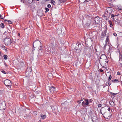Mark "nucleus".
Masks as SVG:
<instances>
[{
	"instance_id": "1",
	"label": "nucleus",
	"mask_w": 122,
	"mask_h": 122,
	"mask_svg": "<svg viewBox=\"0 0 122 122\" xmlns=\"http://www.w3.org/2000/svg\"><path fill=\"white\" fill-rule=\"evenodd\" d=\"M112 11V8L111 7H108L107 9L105 14L103 16V19L106 20L107 21L108 20V18L110 16V15Z\"/></svg>"
},
{
	"instance_id": "2",
	"label": "nucleus",
	"mask_w": 122,
	"mask_h": 122,
	"mask_svg": "<svg viewBox=\"0 0 122 122\" xmlns=\"http://www.w3.org/2000/svg\"><path fill=\"white\" fill-rule=\"evenodd\" d=\"M110 111V108L108 106H106L102 108L100 110V112L101 114L103 115L107 113V111Z\"/></svg>"
},
{
	"instance_id": "3",
	"label": "nucleus",
	"mask_w": 122,
	"mask_h": 122,
	"mask_svg": "<svg viewBox=\"0 0 122 122\" xmlns=\"http://www.w3.org/2000/svg\"><path fill=\"white\" fill-rule=\"evenodd\" d=\"M39 44L40 45V47H38V49L39 50H41L42 49V46L41 43L38 40L35 41L33 44V46L34 47V46H35V47H36Z\"/></svg>"
},
{
	"instance_id": "4",
	"label": "nucleus",
	"mask_w": 122,
	"mask_h": 122,
	"mask_svg": "<svg viewBox=\"0 0 122 122\" xmlns=\"http://www.w3.org/2000/svg\"><path fill=\"white\" fill-rule=\"evenodd\" d=\"M74 48V51L76 53L79 52L81 49V44H78Z\"/></svg>"
},
{
	"instance_id": "5",
	"label": "nucleus",
	"mask_w": 122,
	"mask_h": 122,
	"mask_svg": "<svg viewBox=\"0 0 122 122\" xmlns=\"http://www.w3.org/2000/svg\"><path fill=\"white\" fill-rule=\"evenodd\" d=\"M4 42L6 45H10L11 43V40L9 38H5L4 40Z\"/></svg>"
},
{
	"instance_id": "6",
	"label": "nucleus",
	"mask_w": 122,
	"mask_h": 122,
	"mask_svg": "<svg viewBox=\"0 0 122 122\" xmlns=\"http://www.w3.org/2000/svg\"><path fill=\"white\" fill-rule=\"evenodd\" d=\"M5 102L3 100L0 101V110H4L5 108Z\"/></svg>"
},
{
	"instance_id": "7",
	"label": "nucleus",
	"mask_w": 122,
	"mask_h": 122,
	"mask_svg": "<svg viewBox=\"0 0 122 122\" xmlns=\"http://www.w3.org/2000/svg\"><path fill=\"white\" fill-rule=\"evenodd\" d=\"M4 84L7 86L10 87L12 85L11 81L9 80L6 79L4 80Z\"/></svg>"
},
{
	"instance_id": "8",
	"label": "nucleus",
	"mask_w": 122,
	"mask_h": 122,
	"mask_svg": "<svg viewBox=\"0 0 122 122\" xmlns=\"http://www.w3.org/2000/svg\"><path fill=\"white\" fill-rule=\"evenodd\" d=\"M32 69L31 67H28L27 68L25 74L27 76H29L31 73Z\"/></svg>"
},
{
	"instance_id": "9",
	"label": "nucleus",
	"mask_w": 122,
	"mask_h": 122,
	"mask_svg": "<svg viewBox=\"0 0 122 122\" xmlns=\"http://www.w3.org/2000/svg\"><path fill=\"white\" fill-rule=\"evenodd\" d=\"M110 112H109L106 113L103 115L104 117L107 119L110 118L111 114L110 113Z\"/></svg>"
},
{
	"instance_id": "10",
	"label": "nucleus",
	"mask_w": 122,
	"mask_h": 122,
	"mask_svg": "<svg viewBox=\"0 0 122 122\" xmlns=\"http://www.w3.org/2000/svg\"><path fill=\"white\" fill-rule=\"evenodd\" d=\"M103 59V60H100V61L102 64H105L108 63V60L107 57L106 59Z\"/></svg>"
},
{
	"instance_id": "11",
	"label": "nucleus",
	"mask_w": 122,
	"mask_h": 122,
	"mask_svg": "<svg viewBox=\"0 0 122 122\" xmlns=\"http://www.w3.org/2000/svg\"><path fill=\"white\" fill-rule=\"evenodd\" d=\"M94 23L98 24L100 21V19L98 17H96L94 19Z\"/></svg>"
},
{
	"instance_id": "12",
	"label": "nucleus",
	"mask_w": 122,
	"mask_h": 122,
	"mask_svg": "<svg viewBox=\"0 0 122 122\" xmlns=\"http://www.w3.org/2000/svg\"><path fill=\"white\" fill-rule=\"evenodd\" d=\"M49 89L51 93H53L55 90V87L53 86L49 87Z\"/></svg>"
},
{
	"instance_id": "13",
	"label": "nucleus",
	"mask_w": 122,
	"mask_h": 122,
	"mask_svg": "<svg viewBox=\"0 0 122 122\" xmlns=\"http://www.w3.org/2000/svg\"><path fill=\"white\" fill-rule=\"evenodd\" d=\"M109 103L110 104L112 107H114L115 106V103L113 102V101H109Z\"/></svg>"
},
{
	"instance_id": "14",
	"label": "nucleus",
	"mask_w": 122,
	"mask_h": 122,
	"mask_svg": "<svg viewBox=\"0 0 122 122\" xmlns=\"http://www.w3.org/2000/svg\"><path fill=\"white\" fill-rule=\"evenodd\" d=\"M85 104L86 105V107L87 106H89V103L90 102H89L88 100V99H85Z\"/></svg>"
},
{
	"instance_id": "15",
	"label": "nucleus",
	"mask_w": 122,
	"mask_h": 122,
	"mask_svg": "<svg viewBox=\"0 0 122 122\" xmlns=\"http://www.w3.org/2000/svg\"><path fill=\"white\" fill-rule=\"evenodd\" d=\"M106 31H103L101 34L102 38H103L106 35Z\"/></svg>"
},
{
	"instance_id": "16",
	"label": "nucleus",
	"mask_w": 122,
	"mask_h": 122,
	"mask_svg": "<svg viewBox=\"0 0 122 122\" xmlns=\"http://www.w3.org/2000/svg\"><path fill=\"white\" fill-rule=\"evenodd\" d=\"M106 59L107 57L105 55L102 54L101 56L100 60H103V59Z\"/></svg>"
},
{
	"instance_id": "17",
	"label": "nucleus",
	"mask_w": 122,
	"mask_h": 122,
	"mask_svg": "<svg viewBox=\"0 0 122 122\" xmlns=\"http://www.w3.org/2000/svg\"><path fill=\"white\" fill-rule=\"evenodd\" d=\"M92 118V119L93 121L94 122H95L96 121L97 119V117L95 116H94Z\"/></svg>"
},
{
	"instance_id": "18",
	"label": "nucleus",
	"mask_w": 122,
	"mask_h": 122,
	"mask_svg": "<svg viewBox=\"0 0 122 122\" xmlns=\"http://www.w3.org/2000/svg\"><path fill=\"white\" fill-rule=\"evenodd\" d=\"M112 82L114 83H117L119 82V81L117 79H115L112 81Z\"/></svg>"
},
{
	"instance_id": "19",
	"label": "nucleus",
	"mask_w": 122,
	"mask_h": 122,
	"mask_svg": "<svg viewBox=\"0 0 122 122\" xmlns=\"http://www.w3.org/2000/svg\"><path fill=\"white\" fill-rule=\"evenodd\" d=\"M108 21V23H109L110 24V26L111 27H112L113 26L112 24L111 21L110 20H107V21Z\"/></svg>"
},
{
	"instance_id": "20",
	"label": "nucleus",
	"mask_w": 122,
	"mask_h": 122,
	"mask_svg": "<svg viewBox=\"0 0 122 122\" xmlns=\"http://www.w3.org/2000/svg\"><path fill=\"white\" fill-rule=\"evenodd\" d=\"M41 118L43 119H44L45 118L46 116L45 115H41Z\"/></svg>"
},
{
	"instance_id": "21",
	"label": "nucleus",
	"mask_w": 122,
	"mask_h": 122,
	"mask_svg": "<svg viewBox=\"0 0 122 122\" xmlns=\"http://www.w3.org/2000/svg\"><path fill=\"white\" fill-rule=\"evenodd\" d=\"M4 20L5 21H7L8 22V24H10L11 23V21L10 20H6V19H4Z\"/></svg>"
},
{
	"instance_id": "22",
	"label": "nucleus",
	"mask_w": 122,
	"mask_h": 122,
	"mask_svg": "<svg viewBox=\"0 0 122 122\" xmlns=\"http://www.w3.org/2000/svg\"><path fill=\"white\" fill-rule=\"evenodd\" d=\"M111 94H112V95L111 96V97L112 98H114L115 96H114V95H116L117 94V93H111Z\"/></svg>"
},
{
	"instance_id": "23",
	"label": "nucleus",
	"mask_w": 122,
	"mask_h": 122,
	"mask_svg": "<svg viewBox=\"0 0 122 122\" xmlns=\"http://www.w3.org/2000/svg\"><path fill=\"white\" fill-rule=\"evenodd\" d=\"M117 6L118 7L117 8L118 9H119L120 10H122V8H121V5H118Z\"/></svg>"
},
{
	"instance_id": "24",
	"label": "nucleus",
	"mask_w": 122,
	"mask_h": 122,
	"mask_svg": "<svg viewBox=\"0 0 122 122\" xmlns=\"http://www.w3.org/2000/svg\"><path fill=\"white\" fill-rule=\"evenodd\" d=\"M7 56L6 55H4L3 56L5 60L7 59Z\"/></svg>"
},
{
	"instance_id": "25",
	"label": "nucleus",
	"mask_w": 122,
	"mask_h": 122,
	"mask_svg": "<svg viewBox=\"0 0 122 122\" xmlns=\"http://www.w3.org/2000/svg\"><path fill=\"white\" fill-rule=\"evenodd\" d=\"M112 78L111 76V75H110L108 78V81H110Z\"/></svg>"
},
{
	"instance_id": "26",
	"label": "nucleus",
	"mask_w": 122,
	"mask_h": 122,
	"mask_svg": "<svg viewBox=\"0 0 122 122\" xmlns=\"http://www.w3.org/2000/svg\"><path fill=\"white\" fill-rule=\"evenodd\" d=\"M122 55H121V54H120L119 55V61H122Z\"/></svg>"
},
{
	"instance_id": "27",
	"label": "nucleus",
	"mask_w": 122,
	"mask_h": 122,
	"mask_svg": "<svg viewBox=\"0 0 122 122\" xmlns=\"http://www.w3.org/2000/svg\"><path fill=\"white\" fill-rule=\"evenodd\" d=\"M90 21L89 20V21L87 23H86V25L87 26H88L90 25Z\"/></svg>"
},
{
	"instance_id": "28",
	"label": "nucleus",
	"mask_w": 122,
	"mask_h": 122,
	"mask_svg": "<svg viewBox=\"0 0 122 122\" xmlns=\"http://www.w3.org/2000/svg\"><path fill=\"white\" fill-rule=\"evenodd\" d=\"M0 26L2 28H4V24L3 23H1L0 25Z\"/></svg>"
},
{
	"instance_id": "29",
	"label": "nucleus",
	"mask_w": 122,
	"mask_h": 122,
	"mask_svg": "<svg viewBox=\"0 0 122 122\" xmlns=\"http://www.w3.org/2000/svg\"><path fill=\"white\" fill-rule=\"evenodd\" d=\"M109 39V37L108 36H107L106 40V42H108Z\"/></svg>"
},
{
	"instance_id": "30",
	"label": "nucleus",
	"mask_w": 122,
	"mask_h": 122,
	"mask_svg": "<svg viewBox=\"0 0 122 122\" xmlns=\"http://www.w3.org/2000/svg\"><path fill=\"white\" fill-rule=\"evenodd\" d=\"M109 82L108 81L106 82L105 84L106 85V86H108V85H109V86L111 85V84H109Z\"/></svg>"
},
{
	"instance_id": "31",
	"label": "nucleus",
	"mask_w": 122,
	"mask_h": 122,
	"mask_svg": "<svg viewBox=\"0 0 122 122\" xmlns=\"http://www.w3.org/2000/svg\"><path fill=\"white\" fill-rule=\"evenodd\" d=\"M85 102H84V101L82 102V105L83 106L86 107V105L85 104Z\"/></svg>"
},
{
	"instance_id": "32",
	"label": "nucleus",
	"mask_w": 122,
	"mask_h": 122,
	"mask_svg": "<svg viewBox=\"0 0 122 122\" xmlns=\"http://www.w3.org/2000/svg\"><path fill=\"white\" fill-rule=\"evenodd\" d=\"M51 3H52L54 5H55L56 3L53 0H51Z\"/></svg>"
},
{
	"instance_id": "33",
	"label": "nucleus",
	"mask_w": 122,
	"mask_h": 122,
	"mask_svg": "<svg viewBox=\"0 0 122 122\" xmlns=\"http://www.w3.org/2000/svg\"><path fill=\"white\" fill-rule=\"evenodd\" d=\"M33 0H28V2L30 4H31Z\"/></svg>"
},
{
	"instance_id": "34",
	"label": "nucleus",
	"mask_w": 122,
	"mask_h": 122,
	"mask_svg": "<svg viewBox=\"0 0 122 122\" xmlns=\"http://www.w3.org/2000/svg\"><path fill=\"white\" fill-rule=\"evenodd\" d=\"M1 71L4 74H6V72L3 70H2Z\"/></svg>"
},
{
	"instance_id": "35",
	"label": "nucleus",
	"mask_w": 122,
	"mask_h": 122,
	"mask_svg": "<svg viewBox=\"0 0 122 122\" xmlns=\"http://www.w3.org/2000/svg\"><path fill=\"white\" fill-rule=\"evenodd\" d=\"M45 9L46 10V11H45V13H46V12H47L49 11V9L48 8H45Z\"/></svg>"
},
{
	"instance_id": "36",
	"label": "nucleus",
	"mask_w": 122,
	"mask_h": 122,
	"mask_svg": "<svg viewBox=\"0 0 122 122\" xmlns=\"http://www.w3.org/2000/svg\"><path fill=\"white\" fill-rule=\"evenodd\" d=\"M101 52H98L97 51V54L98 55H99L101 54Z\"/></svg>"
},
{
	"instance_id": "37",
	"label": "nucleus",
	"mask_w": 122,
	"mask_h": 122,
	"mask_svg": "<svg viewBox=\"0 0 122 122\" xmlns=\"http://www.w3.org/2000/svg\"><path fill=\"white\" fill-rule=\"evenodd\" d=\"M82 100H81L79 101H77V103L78 104H80L81 103V101H82Z\"/></svg>"
},
{
	"instance_id": "38",
	"label": "nucleus",
	"mask_w": 122,
	"mask_h": 122,
	"mask_svg": "<svg viewBox=\"0 0 122 122\" xmlns=\"http://www.w3.org/2000/svg\"><path fill=\"white\" fill-rule=\"evenodd\" d=\"M111 18H112V17H115L114 15L112 14H111Z\"/></svg>"
},
{
	"instance_id": "39",
	"label": "nucleus",
	"mask_w": 122,
	"mask_h": 122,
	"mask_svg": "<svg viewBox=\"0 0 122 122\" xmlns=\"http://www.w3.org/2000/svg\"><path fill=\"white\" fill-rule=\"evenodd\" d=\"M2 47L4 48V50H6V48L4 46H2Z\"/></svg>"
},
{
	"instance_id": "40",
	"label": "nucleus",
	"mask_w": 122,
	"mask_h": 122,
	"mask_svg": "<svg viewBox=\"0 0 122 122\" xmlns=\"http://www.w3.org/2000/svg\"><path fill=\"white\" fill-rule=\"evenodd\" d=\"M47 6L48 8H50L51 7V5L50 4H48L47 5Z\"/></svg>"
},
{
	"instance_id": "41",
	"label": "nucleus",
	"mask_w": 122,
	"mask_h": 122,
	"mask_svg": "<svg viewBox=\"0 0 122 122\" xmlns=\"http://www.w3.org/2000/svg\"><path fill=\"white\" fill-rule=\"evenodd\" d=\"M98 106L99 107H101V105L100 104H99L98 105Z\"/></svg>"
},
{
	"instance_id": "42",
	"label": "nucleus",
	"mask_w": 122,
	"mask_h": 122,
	"mask_svg": "<svg viewBox=\"0 0 122 122\" xmlns=\"http://www.w3.org/2000/svg\"><path fill=\"white\" fill-rule=\"evenodd\" d=\"M113 35L115 36H117V34L116 33H113Z\"/></svg>"
},
{
	"instance_id": "43",
	"label": "nucleus",
	"mask_w": 122,
	"mask_h": 122,
	"mask_svg": "<svg viewBox=\"0 0 122 122\" xmlns=\"http://www.w3.org/2000/svg\"><path fill=\"white\" fill-rule=\"evenodd\" d=\"M100 71L102 72L103 71V70L102 69H100Z\"/></svg>"
},
{
	"instance_id": "44",
	"label": "nucleus",
	"mask_w": 122,
	"mask_h": 122,
	"mask_svg": "<svg viewBox=\"0 0 122 122\" xmlns=\"http://www.w3.org/2000/svg\"><path fill=\"white\" fill-rule=\"evenodd\" d=\"M119 63L120 64V66L121 67L122 66V63H121L120 62H119Z\"/></svg>"
},
{
	"instance_id": "45",
	"label": "nucleus",
	"mask_w": 122,
	"mask_h": 122,
	"mask_svg": "<svg viewBox=\"0 0 122 122\" xmlns=\"http://www.w3.org/2000/svg\"><path fill=\"white\" fill-rule=\"evenodd\" d=\"M0 18L2 19H3L2 16L0 15Z\"/></svg>"
},
{
	"instance_id": "46",
	"label": "nucleus",
	"mask_w": 122,
	"mask_h": 122,
	"mask_svg": "<svg viewBox=\"0 0 122 122\" xmlns=\"http://www.w3.org/2000/svg\"><path fill=\"white\" fill-rule=\"evenodd\" d=\"M117 74L118 75H120V72H117Z\"/></svg>"
},
{
	"instance_id": "47",
	"label": "nucleus",
	"mask_w": 122,
	"mask_h": 122,
	"mask_svg": "<svg viewBox=\"0 0 122 122\" xmlns=\"http://www.w3.org/2000/svg\"><path fill=\"white\" fill-rule=\"evenodd\" d=\"M4 65L5 66H7V64L5 63H4Z\"/></svg>"
},
{
	"instance_id": "48",
	"label": "nucleus",
	"mask_w": 122,
	"mask_h": 122,
	"mask_svg": "<svg viewBox=\"0 0 122 122\" xmlns=\"http://www.w3.org/2000/svg\"><path fill=\"white\" fill-rule=\"evenodd\" d=\"M107 46L106 45V44L104 46V48L105 49L106 48V46Z\"/></svg>"
},
{
	"instance_id": "49",
	"label": "nucleus",
	"mask_w": 122,
	"mask_h": 122,
	"mask_svg": "<svg viewBox=\"0 0 122 122\" xmlns=\"http://www.w3.org/2000/svg\"><path fill=\"white\" fill-rule=\"evenodd\" d=\"M20 1L21 0V2H22L23 3H24V1H23V0H20Z\"/></svg>"
},
{
	"instance_id": "50",
	"label": "nucleus",
	"mask_w": 122,
	"mask_h": 122,
	"mask_svg": "<svg viewBox=\"0 0 122 122\" xmlns=\"http://www.w3.org/2000/svg\"><path fill=\"white\" fill-rule=\"evenodd\" d=\"M18 36H20V33H18Z\"/></svg>"
},
{
	"instance_id": "51",
	"label": "nucleus",
	"mask_w": 122,
	"mask_h": 122,
	"mask_svg": "<svg viewBox=\"0 0 122 122\" xmlns=\"http://www.w3.org/2000/svg\"><path fill=\"white\" fill-rule=\"evenodd\" d=\"M87 2H88L89 1H90V0H85Z\"/></svg>"
},
{
	"instance_id": "52",
	"label": "nucleus",
	"mask_w": 122,
	"mask_h": 122,
	"mask_svg": "<svg viewBox=\"0 0 122 122\" xmlns=\"http://www.w3.org/2000/svg\"><path fill=\"white\" fill-rule=\"evenodd\" d=\"M60 29H58V30H62V29H61V28H60ZM57 30H58V29H57Z\"/></svg>"
},
{
	"instance_id": "53",
	"label": "nucleus",
	"mask_w": 122,
	"mask_h": 122,
	"mask_svg": "<svg viewBox=\"0 0 122 122\" xmlns=\"http://www.w3.org/2000/svg\"><path fill=\"white\" fill-rule=\"evenodd\" d=\"M7 32L6 31H5V32L4 33H5H5H7Z\"/></svg>"
},
{
	"instance_id": "54",
	"label": "nucleus",
	"mask_w": 122,
	"mask_h": 122,
	"mask_svg": "<svg viewBox=\"0 0 122 122\" xmlns=\"http://www.w3.org/2000/svg\"><path fill=\"white\" fill-rule=\"evenodd\" d=\"M108 46V47H109V49H110V46Z\"/></svg>"
},
{
	"instance_id": "55",
	"label": "nucleus",
	"mask_w": 122,
	"mask_h": 122,
	"mask_svg": "<svg viewBox=\"0 0 122 122\" xmlns=\"http://www.w3.org/2000/svg\"><path fill=\"white\" fill-rule=\"evenodd\" d=\"M49 74L50 75H52V74Z\"/></svg>"
},
{
	"instance_id": "56",
	"label": "nucleus",
	"mask_w": 122,
	"mask_h": 122,
	"mask_svg": "<svg viewBox=\"0 0 122 122\" xmlns=\"http://www.w3.org/2000/svg\"><path fill=\"white\" fill-rule=\"evenodd\" d=\"M37 1H39V0H36Z\"/></svg>"
},
{
	"instance_id": "57",
	"label": "nucleus",
	"mask_w": 122,
	"mask_h": 122,
	"mask_svg": "<svg viewBox=\"0 0 122 122\" xmlns=\"http://www.w3.org/2000/svg\"><path fill=\"white\" fill-rule=\"evenodd\" d=\"M91 102V101H90L89 102Z\"/></svg>"
}]
</instances>
